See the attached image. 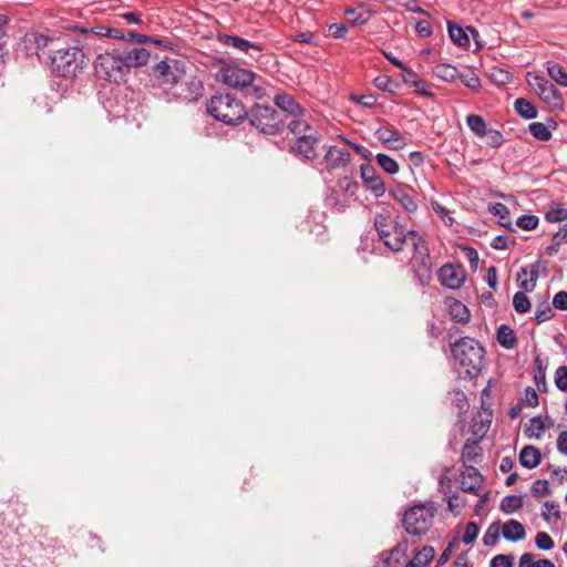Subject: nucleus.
<instances>
[{"mask_svg": "<svg viewBox=\"0 0 567 567\" xmlns=\"http://www.w3.org/2000/svg\"><path fill=\"white\" fill-rule=\"evenodd\" d=\"M374 227L380 240L394 252L403 250L404 247H412L413 252L424 251V239L421 235L412 229H406L390 215H375Z\"/></svg>", "mask_w": 567, "mask_h": 567, "instance_id": "obj_1", "label": "nucleus"}, {"mask_svg": "<svg viewBox=\"0 0 567 567\" xmlns=\"http://www.w3.org/2000/svg\"><path fill=\"white\" fill-rule=\"evenodd\" d=\"M207 112L227 125H238L248 115L243 102L230 94L213 96L207 103Z\"/></svg>", "mask_w": 567, "mask_h": 567, "instance_id": "obj_2", "label": "nucleus"}, {"mask_svg": "<svg viewBox=\"0 0 567 567\" xmlns=\"http://www.w3.org/2000/svg\"><path fill=\"white\" fill-rule=\"evenodd\" d=\"M452 353L467 377L473 378L480 372L485 351L476 340L460 339L453 344Z\"/></svg>", "mask_w": 567, "mask_h": 567, "instance_id": "obj_3", "label": "nucleus"}, {"mask_svg": "<svg viewBox=\"0 0 567 567\" xmlns=\"http://www.w3.org/2000/svg\"><path fill=\"white\" fill-rule=\"evenodd\" d=\"M50 52L52 69L62 76H76L89 62L83 50L78 47H66L50 50Z\"/></svg>", "mask_w": 567, "mask_h": 567, "instance_id": "obj_4", "label": "nucleus"}, {"mask_svg": "<svg viewBox=\"0 0 567 567\" xmlns=\"http://www.w3.org/2000/svg\"><path fill=\"white\" fill-rule=\"evenodd\" d=\"M246 118L251 126L267 135L279 134L285 126L281 113L267 105L255 104Z\"/></svg>", "mask_w": 567, "mask_h": 567, "instance_id": "obj_5", "label": "nucleus"}, {"mask_svg": "<svg viewBox=\"0 0 567 567\" xmlns=\"http://www.w3.org/2000/svg\"><path fill=\"white\" fill-rule=\"evenodd\" d=\"M435 512L436 507L433 502L411 507L405 512L402 519L405 532L412 536L426 534L432 526Z\"/></svg>", "mask_w": 567, "mask_h": 567, "instance_id": "obj_6", "label": "nucleus"}, {"mask_svg": "<svg viewBox=\"0 0 567 567\" xmlns=\"http://www.w3.org/2000/svg\"><path fill=\"white\" fill-rule=\"evenodd\" d=\"M93 65L96 76L109 82L118 83L127 73L121 54L109 52L99 54Z\"/></svg>", "mask_w": 567, "mask_h": 567, "instance_id": "obj_7", "label": "nucleus"}, {"mask_svg": "<svg viewBox=\"0 0 567 567\" xmlns=\"http://www.w3.org/2000/svg\"><path fill=\"white\" fill-rule=\"evenodd\" d=\"M223 82L234 89H251L257 99L262 96V89L254 86L255 73L238 66H227L220 70Z\"/></svg>", "mask_w": 567, "mask_h": 567, "instance_id": "obj_8", "label": "nucleus"}, {"mask_svg": "<svg viewBox=\"0 0 567 567\" xmlns=\"http://www.w3.org/2000/svg\"><path fill=\"white\" fill-rule=\"evenodd\" d=\"M527 82L544 103L555 109H563V95L545 76L527 73Z\"/></svg>", "mask_w": 567, "mask_h": 567, "instance_id": "obj_9", "label": "nucleus"}, {"mask_svg": "<svg viewBox=\"0 0 567 567\" xmlns=\"http://www.w3.org/2000/svg\"><path fill=\"white\" fill-rule=\"evenodd\" d=\"M172 94L175 99L185 102H195L202 97L204 86L200 80L195 76H185L177 84L172 86Z\"/></svg>", "mask_w": 567, "mask_h": 567, "instance_id": "obj_10", "label": "nucleus"}, {"mask_svg": "<svg viewBox=\"0 0 567 567\" xmlns=\"http://www.w3.org/2000/svg\"><path fill=\"white\" fill-rule=\"evenodd\" d=\"M154 73L161 84L172 86L177 84L185 76L184 66L177 60L171 62L161 61L154 66Z\"/></svg>", "mask_w": 567, "mask_h": 567, "instance_id": "obj_11", "label": "nucleus"}, {"mask_svg": "<svg viewBox=\"0 0 567 567\" xmlns=\"http://www.w3.org/2000/svg\"><path fill=\"white\" fill-rule=\"evenodd\" d=\"M374 136L390 151H401L406 146V138L390 123L375 130Z\"/></svg>", "mask_w": 567, "mask_h": 567, "instance_id": "obj_12", "label": "nucleus"}, {"mask_svg": "<svg viewBox=\"0 0 567 567\" xmlns=\"http://www.w3.org/2000/svg\"><path fill=\"white\" fill-rule=\"evenodd\" d=\"M437 277L442 286L449 289H458L465 281V270L462 266H453L446 264L442 266L437 272Z\"/></svg>", "mask_w": 567, "mask_h": 567, "instance_id": "obj_13", "label": "nucleus"}, {"mask_svg": "<svg viewBox=\"0 0 567 567\" xmlns=\"http://www.w3.org/2000/svg\"><path fill=\"white\" fill-rule=\"evenodd\" d=\"M218 41L229 48H234L240 52H244L251 58H258L262 51V48L254 42H250L244 38L233 34H219Z\"/></svg>", "mask_w": 567, "mask_h": 567, "instance_id": "obj_14", "label": "nucleus"}, {"mask_svg": "<svg viewBox=\"0 0 567 567\" xmlns=\"http://www.w3.org/2000/svg\"><path fill=\"white\" fill-rule=\"evenodd\" d=\"M360 172L365 188L375 197L383 196L385 193V184L381 176L377 173L375 168L370 164H364L361 165Z\"/></svg>", "mask_w": 567, "mask_h": 567, "instance_id": "obj_15", "label": "nucleus"}, {"mask_svg": "<svg viewBox=\"0 0 567 567\" xmlns=\"http://www.w3.org/2000/svg\"><path fill=\"white\" fill-rule=\"evenodd\" d=\"M306 137L307 138L296 140L291 145V152L306 159H315L318 157L317 146L320 142L319 135Z\"/></svg>", "mask_w": 567, "mask_h": 567, "instance_id": "obj_16", "label": "nucleus"}, {"mask_svg": "<svg viewBox=\"0 0 567 567\" xmlns=\"http://www.w3.org/2000/svg\"><path fill=\"white\" fill-rule=\"evenodd\" d=\"M122 61L125 63V70L128 73L133 68L145 65L150 59V52L144 48H134L124 54H121Z\"/></svg>", "mask_w": 567, "mask_h": 567, "instance_id": "obj_17", "label": "nucleus"}, {"mask_svg": "<svg viewBox=\"0 0 567 567\" xmlns=\"http://www.w3.org/2000/svg\"><path fill=\"white\" fill-rule=\"evenodd\" d=\"M351 159L350 153L338 146H330L324 155L328 168H337L347 165Z\"/></svg>", "mask_w": 567, "mask_h": 567, "instance_id": "obj_18", "label": "nucleus"}, {"mask_svg": "<svg viewBox=\"0 0 567 567\" xmlns=\"http://www.w3.org/2000/svg\"><path fill=\"white\" fill-rule=\"evenodd\" d=\"M421 256V262L415 268V276L421 286L425 287L431 282L432 279V264L427 254L426 245L424 244L423 252H414Z\"/></svg>", "mask_w": 567, "mask_h": 567, "instance_id": "obj_19", "label": "nucleus"}, {"mask_svg": "<svg viewBox=\"0 0 567 567\" xmlns=\"http://www.w3.org/2000/svg\"><path fill=\"white\" fill-rule=\"evenodd\" d=\"M274 101L277 107L292 116V118L301 116L305 112L296 100L288 94H277Z\"/></svg>", "mask_w": 567, "mask_h": 567, "instance_id": "obj_20", "label": "nucleus"}, {"mask_svg": "<svg viewBox=\"0 0 567 567\" xmlns=\"http://www.w3.org/2000/svg\"><path fill=\"white\" fill-rule=\"evenodd\" d=\"M482 457L481 447L478 446V442L476 440H466L463 450H462V463L464 467L474 466L473 464L477 463Z\"/></svg>", "mask_w": 567, "mask_h": 567, "instance_id": "obj_21", "label": "nucleus"}, {"mask_svg": "<svg viewBox=\"0 0 567 567\" xmlns=\"http://www.w3.org/2000/svg\"><path fill=\"white\" fill-rule=\"evenodd\" d=\"M288 128L295 136V140L307 138L306 136H317L318 132L316 128L309 125V123L302 118L296 117L288 123Z\"/></svg>", "mask_w": 567, "mask_h": 567, "instance_id": "obj_22", "label": "nucleus"}, {"mask_svg": "<svg viewBox=\"0 0 567 567\" xmlns=\"http://www.w3.org/2000/svg\"><path fill=\"white\" fill-rule=\"evenodd\" d=\"M542 461L540 451L533 446L526 445L520 450L519 463L523 467L532 470L539 465Z\"/></svg>", "mask_w": 567, "mask_h": 567, "instance_id": "obj_23", "label": "nucleus"}, {"mask_svg": "<svg viewBox=\"0 0 567 567\" xmlns=\"http://www.w3.org/2000/svg\"><path fill=\"white\" fill-rule=\"evenodd\" d=\"M502 534L509 542H518L526 535L523 524L515 519H509L503 525Z\"/></svg>", "mask_w": 567, "mask_h": 567, "instance_id": "obj_24", "label": "nucleus"}, {"mask_svg": "<svg viewBox=\"0 0 567 567\" xmlns=\"http://www.w3.org/2000/svg\"><path fill=\"white\" fill-rule=\"evenodd\" d=\"M390 194L396 202H399L402 205V207L406 212L413 213L417 209V203L408 189L403 187H398L391 190Z\"/></svg>", "mask_w": 567, "mask_h": 567, "instance_id": "obj_25", "label": "nucleus"}, {"mask_svg": "<svg viewBox=\"0 0 567 567\" xmlns=\"http://www.w3.org/2000/svg\"><path fill=\"white\" fill-rule=\"evenodd\" d=\"M408 549V543L401 542L394 548L389 551L382 554V567H399L400 559L396 558L398 555L405 556V551Z\"/></svg>", "mask_w": 567, "mask_h": 567, "instance_id": "obj_26", "label": "nucleus"}, {"mask_svg": "<svg viewBox=\"0 0 567 567\" xmlns=\"http://www.w3.org/2000/svg\"><path fill=\"white\" fill-rule=\"evenodd\" d=\"M447 32L451 41L461 47L466 48L470 44V38L466 32V29L457 25L455 22L447 21Z\"/></svg>", "mask_w": 567, "mask_h": 567, "instance_id": "obj_27", "label": "nucleus"}, {"mask_svg": "<svg viewBox=\"0 0 567 567\" xmlns=\"http://www.w3.org/2000/svg\"><path fill=\"white\" fill-rule=\"evenodd\" d=\"M69 30L81 33L84 37L85 41H89L93 38H106L105 30H109L107 27L96 25L92 28L82 27L79 24H71L68 27Z\"/></svg>", "mask_w": 567, "mask_h": 567, "instance_id": "obj_28", "label": "nucleus"}, {"mask_svg": "<svg viewBox=\"0 0 567 567\" xmlns=\"http://www.w3.org/2000/svg\"><path fill=\"white\" fill-rule=\"evenodd\" d=\"M497 341L505 349H513L517 343L514 330L507 324H501L498 327Z\"/></svg>", "mask_w": 567, "mask_h": 567, "instance_id": "obj_29", "label": "nucleus"}, {"mask_svg": "<svg viewBox=\"0 0 567 567\" xmlns=\"http://www.w3.org/2000/svg\"><path fill=\"white\" fill-rule=\"evenodd\" d=\"M458 73L456 66L447 63L437 64L433 69V74L446 82L455 81L458 78Z\"/></svg>", "mask_w": 567, "mask_h": 567, "instance_id": "obj_30", "label": "nucleus"}, {"mask_svg": "<svg viewBox=\"0 0 567 567\" xmlns=\"http://www.w3.org/2000/svg\"><path fill=\"white\" fill-rule=\"evenodd\" d=\"M514 109L522 117L532 120L537 116V110L535 105L524 97H519L514 103Z\"/></svg>", "mask_w": 567, "mask_h": 567, "instance_id": "obj_31", "label": "nucleus"}, {"mask_svg": "<svg viewBox=\"0 0 567 567\" xmlns=\"http://www.w3.org/2000/svg\"><path fill=\"white\" fill-rule=\"evenodd\" d=\"M547 73L557 84L567 87V71L559 63L548 62Z\"/></svg>", "mask_w": 567, "mask_h": 567, "instance_id": "obj_32", "label": "nucleus"}, {"mask_svg": "<svg viewBox=\"0 0 567 567\" xmlns=\"http://www.w3.org/2000/svg\"><path fill=\"white\" fill-rule=\"evenodd\" d=\"M24 42L27 43L29 50L34 47L35 53L39 54L41 50H44L50 43H52V40L43 34L31 33L25 35Z\"/></svg>", "mask_w": 567, "mask_h": 567, "instance_id": "obj_33", "label": "nucleus"}, {"mask_svg": "<svg viewBox=\"0 0 567 567\" xmlns=\"http://www.w3.org/2000/svg\"><path fill=\"white\" fill-rule=\"evenodd\" d=\"M523 507V497L516 495H508L503 497L499 504V509L504 514H513Z\"/></svg>", "mask_w": 567, "mask_h": 567, "instance_id": "obj_34", "label": "nucleus"}, {"mask_svg": "<svg viewBox=\"0 0 567 567\" xmlns=\"http://www.w3.org/2000/svg\"><path fill=\"white\" fill-rule=\"evenodd\" d=\"M402 70H403V72H404V73H403L402 79H403V82H404L405 84H409V85H411V86L415 87V91H416L419 94L423 95V96H433V94H432L431 92H429V91H423V90H420V89H419L421 85H423V81H421V80L417 78V75L415 74V72H414V71H412V70H411L410 68H408L406 65H405Z\"/></svg>", "mask_w": 567, "mask_h": 567, "instance_id": "obj_35", "label": "nucleus"}, {"mask_svg": "<svg viewBox=\"0 0 567 567\" xmlns=\"http://www.w3.org/2000/svg\"><path fill=\"white\" fill-rule=\"evenodd\" d=\"M466 124L470 130L477 136L483 137L487 133V126L484 118L476 114H471L466 117Z\"/></svg>", "mask_w": 567, "mask_h": 567, "instance_id": "obj_36", "label": "nucleus"}, {"mask_svg": "<svg viewBox=\"0 0 567 567\" xmlns=\"http://www.w3.org/2000/svg\"><path fill=\"white\" fill-rule=\"evenodd\" d=\"M378 165L388 174L394 175L399 172L398 162L386 154L379 153L375 156Z\"/></svg>", "mask_w": 567, "mask_h": 567, "instance_id": "obj_37", "label": "nucleus"}, {"mask_svg": "<svg viewBox=\"0 0 567 567\" xmlns=\"http://www.w3.org/2000/svg\"><path fill=\"white\" fill-rule=\"evenodd\" d=\"M450 313L457 322H467L470 320V311L461 301H453L450 306Z\"/></svg>", "mask_w": 567, "mask_h": 567, "instance_id": "obj_38", "label": "nucleus"}, {"mask_svg": "<svg viewBox=\"0 0 567 567\" xmlns=\"http://www.w3.org/2000/svg\"><path fill=\"white\" fill-rule=\"evenodd\" d=\"M528 130L530 134L538 141L546 142L551 138V132L542 122H534L529 124Z\"/></svg>", "mask_w": 567, "mask_h": 567, "instance_id": "obj_39", "label": "nucleus"}, {"mask_svg": "<svg viewBox=\"0 0 567 567\" xmlns=\"http://www.w3.org/2000/svg\"><path fill=\"white\" fill-rule=\"evenodd\" d=\"M491 212L499 218V224L504 227L511 228L512 223L509 218V209L502 203H496L492 206Z\"/></svg>", "mask_w": 567, "mask_h": 567, "instance_id": "obj_40", "label": "nucleus"}, {"mask_svg": "<svg viewBox=\"0 0 567 567\" xmlns=\"http://www.w3.org/2000/svg\"><path fill=\"white\" fill-rule=\"evenodd\" d=\"M501 524L498 522L492 523L483 536V544L485 546H495L499 539Z\"/></svg>", "mask_w": 567, "mask_h": 567, "instance_id": "obj_41", "label": "nucleus"}, {"mask_svg": "<svg viewBox=\"0 0 567 567\" xmlns=\"http://www.w3.org/2000/svg\"><path fill=\"white\" fill-rule=\"evenodd\" d=\"M513 306L516 312L526 313L530 309V301L524 291H518L514 295Z\"/></svg>", "mask_w": 567, "mask_h": 567, "instance_id": "obj_42", "label": "nucleus"}, {"mask_svg": "<svg viewBox=\"0 0 567 567\" xmlns=\"http://www.w3.org/2000/svg\"><path fill=\"white\" fill-rule=\"evenodd\" d=\"M374 85L384 92L394 93L399 84L388 75H380L374 79Z\"/></svg>", "mask_w": 567, "mask_h": 567, "instance_id": "obj_43", "label": "nucleus"}, {"mask_svg": "<svg viewBox=\"0 0 567 567\" xmlns=\"http://www.w3.org/2000/svg\"><path fill=\"white\" fill-rule=\"evenodd\" d=\"M538 267L539 262L536 265H533L529 269V279H524L519 282V287L524 289L527 292H530L535 289L536 282L538 279Z\"/></svg>", "mask_w": 567, "mask_h": 567, "instance_id": "obj_44", "label": "nucleus"}, {"mask_svg": "<svg viewBox=\"0 0 567 567\" xmlns=\"http://www.w3.org/2000/svg\"><path fill=\"white\" fill-rule=\"evenodd\" d=\"M530 426L525 430L526 434L532 437H539L545 431V423L540 416H535L529 420Z\"/></svg>", "mask_w": 567, "mask_h": 567, "instance_id": "obj_45", "label": "nucleus"}, {"mask_svg": "<svg viewBox=\"0 0 567 567\" xmlns=\"http://www.w3.org/2000/svg\"><path fill=\"white\" fill-rule=\"evenodd\" d=\"M534 380L538 389H540V385L546 386L545 367L543 365V361L539 357H536L534 361Z\"/></svg>", "mask_w": 567, "mask_h": 567, "instance_id": "obj_46", "label": "nucleus"}, {"mask_svg": "<svg viewBox=\"0 0 567 567\" xmlns=\"http://www.w3.org/2000/svg\"><path fill=\"white\" fill-rule=\"evenodd\" d=\"M553 316L554 311L551 307L547 302H544L537 307L534 319L539 324L551 319Z\"/></svg>", "mask_w": 567, "mask_h": 567, "instance_id": "obj_47", "label": "nucleus"}, {"mask_svg": "<svg viewBox=\"0 0 567 567\" xmlns=\"http://www.w3.org/2000/svg\"><path fill=\"white\" fill-rule=\"evenodd\" d=\"M535 544L538 549L550 550L555 544L553 538L545 532H538L535 537Z\"/></svg>", "mask_w": 567, "mask_h": 567, "instance_id": "obj_48", "label": "nucleus"}, {"mask_svg": "<svg viewBox=\"0 0 567 567\" xmlns=\"http://www.w3.org/2000/svg\"><path fill=\"white\" fill-rule=\"evenodd\" d=\"M434 548L431 547V546H424L421 550H419L415 556H414V560L421 565V566H424L426 565L427 563H430L433 557H434Z\"/></svg>", "mask_w": 567, "mask_h": 567, "instance_id": "obj_49", "label": "nucleus"}, {"mask_svg": "<svg viewBox=\"0 0 567 567\" xmlns=\"http://www.w3.org/2000/svg\"><path fill=\"white\" fill-rule=\"evenodd\" d=\"M539 219L535 215H523L520 216L516 225L524 230H533L538 226Z\"/></svg>", "mask_w": 567, "mask_h": 567, "instance_id": "obj_50", "label": "nucleus"}, {"mask_svg": "<svg viewBox=\"0 0 567 567\" xmlns=\"http://www.w3.org/2000/svg\"><path fill=\"white\" fill-rule=\"evenodd\" d=\"M480 533V527L476 523L470 522L466 524L464 535L462 537V542L465 545H471Z\"/></svg>", "mask_w": 567, "mask_h": 567, "instance_id": "obj_51", "label": "nucleus"}, {"mask_svg": "<svg viewBox=\"0 0 567 567\" xmlns=\"http://www.w3.org/2000/svg\"><path fill=\"white\" fill-rule=\"evenodd\" d=\"M484 136H486V144L489 147L498 148L504 143V137L497 130L489 128L487 130V133L484 134Z\"/></svg>", "mask_w": 567, "mask_h": 567, "instance_id": "obj_52", "label": "nucleus"}, {"mask_svg": "<svg viewBox=\"0 0 567 567\" xmlns=\"http://www.w3.org/2000/svg\"><path fill=\"white\" fill-rule=\"evenodd\" d=\"M462 480H466L470 483L483 484V475L475 466H467L462 474Z\"/></svg>", "mask_w": 567, "mask_h": 567, "instance_id": "obj_53", "label": "nucleus"}, {"mask_svg": "<svg viewBox=\"0 0 567 567\" xmlns=\"http://www.w3.org/2000/svg\"><path fill=\"white\" fill-rule=\"evenodd\" d=\"M457 79H460L461 82L466 87L472 89V90H476L481 85L480 78L475 73H473V72H468L466 74L458 73V78Z\"/></svg>", "mask_w": 567, "mask_h": 567, "instance_id": "obj_54", "label": "nucleus"}, {"mask_svg": "<svg viewBox=\"0 0 567 567\" xmlns=\"http://www.w3.org/2000/svg\"><path fill=\"white\" fill-rule=\"evenodd\" d=\"M555 384L556 386L563 391H567V367L561 365L555 372Z\"/></svg>", "mask_w": 567, "mask_h": 567, "instance_id": "obj_55", "label": "nucleus"}, {"mask_svg": "<svg viewBox=\"0 0 567 567\" xmlns=\"http://www.w3.org/2000/svg\"><path fill=\"white\" fill-rule=\"evenodd\" d=\"M545 218L548 223H558L567 219V208H555L546 213Z\"/></svg>", "mask_w": 567, "mask_h": 567, "instance_id": "obj_56", "label": "nucleus"}, {"mask_svg": "<svg viewBox=\"0 0 567 567\" xmlns=\"http://www.w3.org/2000/svg\"><path fill=\"white\" fill-rule=\"evenodd\" d=\"M532 493L536 497H543L550 493L548 482L546 480H537L532 485Z\"/></svg>", "mask_w": 567, "mask_h": 567, "instance_id": "obj_57", "label": "nucleus"}, {"mask_svg": "<svg viewBox=\"0 0 567 567\" xmlns=\"http://www.w3.org/2000/svg\"><path fill=\"white\" fill-rule=\"evenodd\" d=\"M346 16L352 25H364L368 21V19L364 18L361 13H358L355 9H348L346 11Z\"/></svg>", "mask_w": 567, "mask_h": 567, "instance_id": "obj_58", "label": "nucleus"}, {"mask_svg": "<svg viewBox=\"0 0 567 567\" xmlns=\"http://www.w3.org/2000/svg\"><path fill=\"white\" fill-rule=\"evenodd\" d=\"M557 508H558V505L555 502L547 501L544 504V511L542 512V517L546 522H549L550 520V512L554 511L553 515L555 516V518L558 519L560 517V514H559V511Z\"/></svg>", "mask_w": 567, "mask_h": 567, "instance_id": "obj_59", "label": "nucleus"}, {"mask_svg": "<svg viewBox=\"0 0 567 567\" xmlns=\"http://www.w3.org/2000/svg\"><path fill=\"white\" fill-rule=\"evenodd\" d=\"M491 567H513V558L508 555L498 554L491 560Z\"/></svg>", "mask_w": 567, "mask_h": 567, "instance_id": "obj_60", "label": "nucleus"}, {"mask_svg": "<svg viewBox=\"0 0 567 567\" xmlns=\"http://www.w3.org/2000/svg\"><path fill=\"white\" fill-rule=\"evenodd\" d=\"M524 405L527 406H536L538 405V395L535 389L527 388L524 393V398L522 399Z\"/></svg>", "mask_w": 567, "mask_h": 567, "instance_id": "obj_61", "label": "nucleus"}, {"mask_svg": "<svg viewBox=\"0 0 567 567\" xmlns=\"http://www.w3.org/2000/svg\"><path fill=\"white\" fill-rule=\"evenodd\" d=\"M463 251L465 254V257L467 259V261L470 262L471 267L476 269L477 268V265H478V252L476 251V249H474L473 247H470V246H465L463 248Z\"/></svg>", "mask_w": 567, "mask_h": 567, "instance_id": "obj_62", "label": "nucleus"}, {"mask_svg": "<svg viewBox=\"0 0 567 567\" xmlns=\"http://www.w3.org/2000/svg\"><path fill=\"white\" fill-rule=\"evenodd\" d=\"M553 306L559 310H567V292L559 291L554 296Z\"/></svg>", "mask_w": 567, "mask_h": 567, "instance_id": "obj_63", "label": "nucleus"}, {"mask_svg": "<svg viewBox=\"0 0 567 567\" xmlns=\"http://www.w3.org/2000/svg\"><path fill=\"white\" fill-rule=\"evenodd\" d=\"M415 31L420 37L427 38L432 34V27L429 21L421 20L416 23Z\"/></svg>", "mask_w": 567, "mask_h": 567, "instance_id": "obj_64", "label": "nucleus"}]
</instances>
